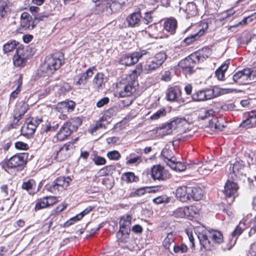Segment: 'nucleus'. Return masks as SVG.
<instances>
[{
	"label": "nucleus",
	"instance_id": "obj_1",
	"mask_svg": "<svg viewBox=\"0 0 256 256\" xmlns=\"http://www.w3.org/2000/svg\"><path fill=\"white\" fill-rule=\"evenodd\" d=\"M63 62L62 54H56L48 56L40 67L41 70L48 76L52 74L58 69Z\"/></svg>",
	"mask_w": 256,
	"mask_h": 256
},
{
	"label": "nucleus",
	"instance_id": "obj_2",
	"mask_svg": "<svg viewBox=\"0 0 256 256\" xmlns=\"http://www.w3.org/2000/svg\"><path fill=\"white\" fill-rule=\"evenodd\" d=\"M26 164V155L24 153L16 154L9 159L2 162V168L6 170V168L21 170Z\"/></svg>",
	"mask_w": 256,
	"mask_h": 256
},
{
	"label": "nucleus",
	"instance_id": "obj_3",
	"mask_svg": "<svg viewBox=\"0 0 256 256\" xmlns=\"http://www.w3.org/2000/svg\"><path fill=\"white\" fill-rule=\"evenodd\" d=\"M186 120L184 118H176L170 122L168 123L161 128H156L150 132L155 134L156 137L162 138V136L172 134L174 130L176 128L181 126V124L186 123Z\"/></svg>",
	"mask_w": 256,
	"mask_h": 256
},
{
	"label": "nucleus",
	"instance_id": "obj_4",
	"mask_svg": "<svg viewBox=\"0 0 256 256\" xmlns=\"http://www.w3.org/2000/svg\"><path fill=\"white\" fill-rule=\"evenodd\" d=\"M150 56L151 54L148 50H142L122 56L120 60V63L122 65L130 66L138 62L140 58H147Z\"/></svg>",
	"mask_w": 256,
	"mask_h": 256
},
{
	"label": "nucleus",
	"instance_id": "obj_5",
	"mask_svg": "<svg viewBox=\"0 0 256 256\" xmlns=\"http://www.w3.org/2000/svg\"><path fill=\"white\" fill-rule=\"evenodd\" d=\"M255 72L250 68H244L236 72L232 77L233 80L238 84H246L250 82L252 74L254 75Z\"/></svg>",
	"mask_w": 256,
	"mask_h": 256
},
{
	"label": "nucleus",
	"instance_id": "obj_6",
	"mask_svg": "<svg viewBox=\"0 0 256 256\" xmlns=\"http://www.w3.org/2000/svg\"><path fill=\"white\" fill-rule=\"evenodd\" d=\"M28 108V105L23 102H18L16 106L14 111V121L10 126L9 128H15L21 118L24 114Z\"/></svg>",
	"mask_w": 256,
	"mask_h": 256
},
{
	"label": "nucleus",
	"instance_id": "obj_7",
	"mask_svg": "<svg viewBox=\"0 0 256 256\" xmlns=\"http://www.w3.org/2000/svg\"><path fill=\"white\" fill-rule=\"evenodd\" d=\"M132 216L126 215L122 216L120 220V230L116 234L118 240L123 236H127L130 231Z\"/></svg>",
	"mask_w": 256,
	"mask_h": 256
},
{
	"label": "nucleus",
	"instance_id": "obj_8",
	"mask_svg": "<svg viewBox=\"0 0 256 256\" xmlns=\"http://www.w3.org/2000/svg\"><path fill=\"white\" fill-rule=\"evenodd\" d=\"M238 184L231 180H228L226 183L224 193L226 198L230 199V203L232 202L235 198L238 196Z\"/></svg>",
	"mask_w": 256,
	"mask_h": 256
},
{
	"label": "nucleus",
	"instance_id": "obj_9",
	"mask_svg": "<svg viewBox=\"0 0 256 256\" xmlns=\"http://www.w3.org/2000/svg\"><path fill=\"white\" fill-rule=\"evenodd\" d=\"M180 12H183L186 14V18L196 16L198 12V9L196 4L194 2L186 3L184 0L180 2Z\"/></svg>",
	"mask_w": 256,
	"mask_h": 256
},
{
	"label": "nucleus",
	"instance_id": "obj_10",
	"mask_svg": "<svg viewBox=\"0 0 256 256\" xmlns=\"http://www.w3.org/2000/svg\"><path fill=\"white\" fill-rule=\"evenodd\" d=\"M192 56L193 54H192L188 58L180 60L178 64L179 66L186 74H192L194 70L196 64L198 63L196 60L193 58Z\"/></svg>",
	"mask_w": 256,
	"mask_h": 256
},
{
	"label": "nucleus",
	"instance_id": "obj_11",
	"mask_svg": "<svg viewBox=\"0 0 256 256\" xmlns=\"http://www.w3.org/2000/svg\"><path fill=\"white\" fill-rule=\"evenodd\" d=\"M74 149V146L72 142L64 144L57 152L56 158L58 161H62L68 158Z\"/></svg>",
	"mask_w": 256,
	"mask_h": 256
},
{
	"label": "nucleus",
	"instance_id": "obj_12",
	"mask_svg": "<svg viewBox=\"0 0 256 256\" xmlns=\"http://www.w3.org/2000/svg\"><path fill=\"white\" fill-rule=\"evenodd\" d=\"M41 122V120H36L32 118L30 122L24 124L22 126L20 130L21 134L28 138L32 136L34 134L38 124Z\"/></svg>",
	"mask_w": 256,
	"mask_h": 256
},
{
	"label": "nucleus",
	"instance_id": "obj_13",
	"mask_svg": "<svg viewBox=\"0 0 256 256\" xmlns=\"http://www.w3.org/2000/svg\"><path fill=\"white\" fill-rule=\"evenodd\" d=\"M35 20L27 12H23L20 16V27L24 30H32L36 26Z\"/></svg>",
	"mask_w": 256,
	"mask_h": 256
},
{
	"label": "nucleus",
	"instance_id": "obj_14",
	"mask_svg": "<svg viewBox=\"0 0 256 256\" xmlns=\"http://www.w3.org/2000/svg\"><path fill=\"white\" fill-rule=\"evenodd\" d=\"M214 92L212 90H200L192 96V98L194 101H203L212 98L214 97Z\"/></svg>",
	"mask_w": 256,
	"mask_h": 256
},
{
	"label": "nucleus",
	"instance_id": "obj_15",
	"mask_svg": "<svg viewBox=\"0 0 256 256\" xmlns=\"http://www.w3.org/2000/svg\"><path fill=\"white\" fill-rule=\"evenodd\" d=\"M142 18L141 13L140 11H138L130 14L126 20L130 26L134 28L142 25Z\"/></svg>",
	"mask_w": 256,
	"mask_h": 256
},
{
	"label": "nucleus",
	"instance_id": "obj_16",
	"mask_svg": "<svg viewBox=\"0 0 256 256\" xmlns=\"http://www.w3.org/2000/svg\"><path fill=\"white\" fill-rule=\"evenodd\" d=\"M212 54V50L208 47H204L192 54L193 58L198 63L202 62L208 58Z\"/></svg>",
	"mask_w": 256,
	"mask_h": 256
},
{
	"label": "nucleus",
	"instance_id": "obj_17",
	"mask_svg": "<svg viewBox=\"0 0 256 256\" xmlns=\"http://www.w3.org/2000/svg\"><path fill=\"white\" fill-rule=\"evenodd\" d=\"M152 177L154 180H164L166 178V173L164 167L160 165L154 166L152 168Z\"/></svg>",
	"mask_w": 256,
	"mask_h": 256
},
{
	"label": "nucleus",
	"instance_id": "obj_18",
	"mask_svg": "<svg viewBox=\"0 0 256 256\" xmlns=\"http://www.w3.org/2000/svg\"><path fill=\"white\" fill-rule=\"evenodd\" d=\"M138 84V82L134 80L129 82L124 86V90L120 92V96L126 97L131 96L136 90Z\"/></svg>",
	"mask_w": 256,
	"mask_h": 256
},
{
	"label": "nucleus",
	"instance_id": "obj_19",
	"mask_svg": "<svg viewBox=\"0 0 256 256\" xmlns=\"http://www.w3.org/2000/svg\"><path fill=\"white\" fill-rule=\"evenodd\" d=\"M181 90L178 86L169 88L166 92V99L168 101H177L181 96Z\"/></svg>",
	"mask_w": 256,
	"mask_h": 256
},
{
	"label": "nucleus",
	"instance_id": "obj_20",
	"mask_svg": "<svg viewBox=\"0 0 256 256\" xmlns=\"http://www.w3.org/2000/svg\"><path fill=\"white\" fill-rule=\"evenodd\" d=\"M22 53V50L16 49V53L13 56V62L15 66L22 67L26 64V59Z\"/></svg>",
	"mask_w": 256,
	"mask_h": 256
},
{
	"label": "nucleus",
	"instance_id": "obj_21",
	"mask_svg": "<svg viewBox=\"0 0 256 256\" xmlns=\"http://www.w3.org/2000/svg\"><path fill=\"white\" fill-rule=\"evenodd\" d=\"M126 1L127 0H110L106 10L108 13L115 12L120 10Z\"/></svg>",
	"mask_w": 256,
	"mask_h": 256
},
{
	"label": "nucleus",
	"instance_id": "obj_22",
	"mask_svg": "<svg viewBox=\"0 0 256 256\" xmlns=\"http://www.w3.org/2000/svg\"><path fill=\"white\" fill-rule=\"evenodd\" d=\"M189 187L180 186L176 190V195L182 202H186L190 200Z\"/></svg>",
	"mask_w": 256,
	"mask_h": 256
},
{
	"label": "nucleus",
	"instance_id": "obj_23",
	"mask_svg": "<svg viewBox=\"0 0 256 256\" xmlns=\"http://www.w3.org/2000/svg\"><path fill=\"white\" fill-rule=\"evenodd\" d=\"M72 128L66 122L60 128L57 134V138L60 140H64L67 136H70L74 132Z\"/></svg>",
	"mask_w": 256,
	"mask_h": 256
},
{
	"label": "nucleus",
	"instance_id": "obj_24",
	"mask_svg": "<svg viewBox=\"0 0 256 256\" xmlns=\"http://www.w3.org/2000/svg\"><path fill=\"white\" fill-rule=\"evenodd\" d=\"M208 236L206 234H200L198 235V238L199 239L200 244L201 245V249L204 248L207 250H210L212 249V245L210 240L208 238Z\"/></svg>",
	"mask_w": 256,
	"mask_h": 256
},
{
	"label": "nucleus",
	"instance_id": "obj_25",
	"mask_svg": "<svg viewBox=\"0 0 256 256\" xmlns=\"http://www.w3.org/2000/svg\"><path fill=\"white\" fill-rule=\"evenodd\" d=\"M190 200L192 199L194 200H198L203 196V191L199 187H189Z\"/></svg>",
	"mask_w": 256,
	"mask_h": 256
},
{
	"label": "nucleus",
	"instance_id": "obj_26",
	"mask_svg": "<svg viewBox=\"0 0 256 256\" xmlns=\"http://www.w3.org/2000/svg\"><path fill=\"white\" fill-rule=\"evenodd\" d=\"M164 28L171 34L175 33L177 27V21L175 18H170L166 20L164 24Z\"/></svg>",
	"mask_w": 256,
	"mask_h": 256
},
{
	"label": "nucleus",
	"instance_id": "obj_27",
	"mask_svg": "<svg viewBox=\"0 0 256 256\" xmlns=\"http://www.w3.org/2000/svg\"><path fill=\"white\" fill-rule=\"evenodd\" d=\"M92 210V207H88L85 209L84 210L75 216L70 218L65 224V226H69L73 224L75 222L81 220L84 216L89 213Z\"/></svg>",
	"mask_w": 256,
	"mask_h": 256
},
{
	"label": "nucleus",
	"instance_id": "obj_28",
	"mask_svg": "<svg viewBox=\"0 0 256 256\" xmlns=\"http://www.w3.org/2000/svg\"><path fill=\"white\" fill-rule=\"evenodd\" d=\"M71 181L72 179L69 176H60L54 180L57 186L60 187V190H63L66 188Z\"/></svg>",
	"mask_w": 256,
	"mask_h": 256
},
{
	"label": "nucleus",
	"instance_id": "obj_29",
	"mask_svg": "<svg viewBox=\"0 0 256 256\" xmlns=\"http://www.w3.org/2000/svg\"><path fill=\"white\" fill-rule=\"evenodd\" d=\"M208 236L211 238L214 242L220 244L223 241V236L221 232L218 230H212L208 231Z\"/></svg>",
	"mask_w": 256,
	"mask_h": 256
},
{
	"label": "nucleus",
	"instance_id": "obj_30",
	"mask_svg": "<svg viewBox=\"0 0 256 256\" xmlns=\"http://www.w3.org/2000/svg\"><path fill=\"white\" fill-rule=\"evenodd\" d=\"M94 70H95V68L94 66L91 67L89 68L86 72L82 74L76 82V84H84L86 82L87 80L93 75Z\"/></svg>",
	"mask_w": 256,
	"mask_h": 256
},
{
	"label": "nucleus",
	"instance_id": "obj_31",
	"mask_svg": "<svg viewBox=\"0 0 256 256\" xmlns=\"http://www.w3.org/2000/svg\"><path fill=\"white\" fill-rule=\"evenodd\" d=\"M104 75L103 74L98 73L94 77L93 80V85L94 88L99 89L104 86Z\"/></svg>",
	"mask_w": 256,
	"mask_h": 256
},
{
	"label": "nucleus",
	"instance_id": "obj_32",
	"mask_svg": "<svg viewBox=\"0 0 256 256\" xmlns=\"http://www.w3.org/2000/svg\"><path fill=\"white\" fill-rule=\"evenodd\" d=\"M160 66L158 64L152 59L150 61H148L146 64L144 65V70L146 73L150 74L156 70Z\"/></svg>",
	"mask_w": 256,
	"mask_h": 256
},
{
	"label": "nucleus",
	"instance_id": "obj_33",
	"mask_svg": "<svg viewBox=\"0 0 256 256\" xmlns=\"http://www.w3.org/2000/svg\"><path fill=\"white\" fill-rule=\"evenodd\" d=\"M199 119L204 120L212 116L214 113L212 110H207L205 108L200 109L198 112Z\"/></svg>",
	"mask_w": 256,
	"mask_h": 256
},
{
	"label": "nucleus",
	"instance_id": "obj_34",
	"mask_svg": "<svg viewBox=\"0 0 256 256\" xmlns=\"http://www.w3.org/2000/svg\"><path fill=\"white\" fill-rule=\"evenodd\" d=\"M126 164L127 165L134 164L135 166H138L142 161L141 156H135L134 153L130 154L128 156L126 157Z\"/></svg>",
	"mask_w": 256,
	"mask_h": 256
},
{
	"label": "nucleus",
	"instance_id": "obj_35",
	"mask_svg": "<svg viewBox=\"0 0 256 256\" xmlns=\"http://www.w3.org/2000/svg\"><path fill=\"white\" fill-rule=\"evenodd\" d=\"M168 166L176 172H182L186 168V166L184 163L180 162H176V159L173 161H170L168 162Z\"/></svg>",
	"mask_w": 256,
	"mask_h": 256
},
{
	"label": "nucleus",
	"instance_id": "obj_36",
	"mask_svg": "<svg viewBox=\"0 0 256 256\" xmlns=\"http://www.w3.org/2000/svg\"><path fill=\"white\" fill-rule=\"evenodd\" d=\"M162 156L164 158L165 162L168 166V162L170 161H173L175 160V158L174 156L173 153L171 150L165 148L162 150L161 153Z\"/></svg>",
	"mask_w": 256,
	"mask_h": 256
},
{
	"label": "nucleus",
	"instance_id": "obj_37",
	"mask_svg": "<svg viewBox=\"0 0 256 256\" xmlns=\"http://www.w3.org/2000/svg\"><path fill=\"white\" fill-rule=\"evenodd\" d=\"M142 21V30L143 31L146 28V26L152 23L153 22V16H152V12H145Z\"/></svg>",
	"mask_w": 256,
	"mask_h": 256
},
{
	"label": "nucleus",
	"instance_id": "obj_38",
	"mask_svg": "<svg viewBox=\"0 0 256 256\" xmlns=\"http://www.w3.org/2000/svg\"><path fill=\"white\" fill-rule=\"evenodd\" d=\"M122 179L127 183H130L138 180V178L132 172H127L123 174L122 176Z\"/></svg>",
	"mask_w": 256,
	"mask_h": 256
},
{
	"label": "nucleus",
	"instance_id": "obj_39",
	"mask_svg": "<svg viewBox=\"0 0 256 256\" xmlns=\"http://www.w3.org/2000/svg\"><path fill=\"white\" fill-rule=\"evenodd\" d=\"M22 75H20L18 77L16 83H17V87L14 90L10 95V98L15 99L18 97V94L21 91L22 83Z\"/></svg>",
	"mask_w": 256,
	"mask_h": 256
},
{
	"label": "nucleus",
	"instance_id": "obj_40",
	"mask_svg": "<svg viewBox=\"0 0 256 256\" xmlns=\"http://www.w3.org/2000/svg\"><path fill=\"white\" fill-rule=\"evenodd\" d=\"M244 168V164L242 161L236 162L233 164L232 170L235 175L242 174Z\"/></svg>",
	"mask_w": 256,
	"mask_h": 256
},
{
	"label": "nucleus",
	"instance_id": "obj_41",
	"mask_svg": "<svg viewBox=\"0 0 256 256\" xmlns=\"http://www.w3.org/2000/svg\"><path fill=\"white\" fill-rule=\"evenodd\" d=\"M75 106V103L72 101L62 102L58 104V108H64L67 111H72Z\"/></svg>",
	"mask_w": 256,
	"mask_h": 256
},
{
	"label": "nucleus",
	"instance_id": "obj_42",
	"mask_svg": "<svg viewBox=\"0 0 256 256\" xmlns=\"http://www.w3.org/2000/svg\"><path fill=\"white\" fill-rule=\"evenodd\" d=\"M166 58L167 55L166 53L164 52H161L156 54L152 59L161 66L165 62Z\"/></svg>",
	"mask_w": 256,
	"mask_h": 256
},
{
	"label": "nucleus",
	"instance_id": "obj_43",
	"mask_svg": "<svg viewBox=\"0 0 256 256\" xmlns=\"http://www.w3.org/2000/svg\"><path fill=\"white\" fill-rule=\"evenodd\" d=\"M69 126L72 128V130L76 131L78 127L81 125L82 123V120L78 117L71 118L69 121L66 122Z\"/></svg>",
	"mask_w": 256,
	"mask_h": 256
},
{
	"label": "nucleus",
	"instance_id": "obj_44",
	"mask_svg": "<svg viewBox=\"0 0 256 256\" xmlns=\"http://www.w3.org/2000/svg\"><path fill=\"white\" fill-rule=\"evenodd\" d=\"M18 42L16 40L9 41L3 46L4 53L6 54L12 51L16 48V45Z\"/></svg>",
	"mask_w": 256,
	"mask_h": 256
},
{
	"label": "nucleus",
	"instance_id": "obj_45",
	"mask_svg": "<svg viewBox=\"0 0 256 256\" xmlns=\"http://www.w3.org/2000/svg\"><path fill=\"white\" fill-rule=\"evenodd\" d=\"M36 185L35 181L32 179H30L26 182H24L22 185V188L23 190H26L30 194L31 190L36 186Z\"/></svg>",
	"mask_w": 256,
	"mask_h": 256
},
{
	"label": "nucleus",
	"instance_id": "obj_46",
	"mask_svg": "<svg viewBox=\"0 0 256 256\" xmlns=\"http://www.w3.org/2000/svg\"><path fill=\"white\" fill-rule=\"evenodd\" d=\"M188 208L183 207L177 208L174 212V215L176 218H184L185 216H188Z\"/></svg>",
	"mask_w": 256,
	"mask_h": 256
},
{
	"label": "nucleus",
	"instance_id": "obj_47",
	"mask_svg": "<svg viewBox=\"0 0 256 256\" xmlns=\"http://www.w3.org/2000/svg\"><path fill=\"white\" fill-rule=\"evenodd\" d=\"M174 240V233L170 232L167 234L166 237L164 240L162 244L167 249H169L171 244Z\"/></svg>",
	"mask_w": 256,
	"mask_h": 256
},
{
	"label": "nucleus",
	"instance_id": "obj_48",
	"mask_svg": "<svg viewBox=\"0 0 256 256\" xmlns=\"http://www.w3.org/2000/svg\"><path fill=\"white\" fill-rule=\"evenodd\" d=\"M8 6L6 1L4 0H0V16L4 17L8 12Z\"/></svg>",
	"mask_w": 256,
	"mask_h": 256
},
{
	"label": "nucleus",
	"instance_id": "obj_49",
	"mask_svg": "<svg viewBox=\"0 0 256 256\" xmlns=\"http://www.w3.org/2000/svg\"><path fill=\"white\" fill-rule=\"evenodd\" d=\"M166 114V110L164 108H161L150 116V119L152 120H156L162 117L165 116Z\"/></svg>",
	"mask_w": 256,
	"mask_h": 256
},
{
	"label": "nucleus",
	"instance_id": "obj_50",
	"mask_svg": "<svg viewBox=\"0 0 256 256\" xmlns=\"http://www.w3.org/2000/svg\"><path fill=\"white\" fill-rule=\"evenodd\" d=\"M46 189L48 191L55 194H57L63 190H60V187L57 186L56 184L54 181L52 184L46 185Z\"/></svg>",
	"mask_w": 256,
	"mask_h": 256
},
{
	"label": "nucleus",
	"instance_id": "obj_51",
	"mask_svg": "<svg viewBox=\"0 0 256 256\" xmlns=\"http://www.w3.org/2000/svg\"><path fill=\"white\" fill-rule=\"evenodd\" d=\"M147 193L146 187L140 188L135 190L130 194V196L136 197L141 196Z\"/></svg>",
	"mask_w": 256,
	"mask_h": 256
},
{
	"label": "nucleus",
	"instance_id": "obj_52",
	"mask_svg": "<svg viewBox=\"0 0 256 256\" xmlns=\"http://www.w3.org/2000/svg\"><path fill=\"white\" fill-rule=\"evenodd\" d=\"M48 201H46V198L44 197L42 198H40L35 205V210H38L40 209L48 207Z\"/></svg>",
	"mask_w": 256,
	"mask_h": 256
},
{
	"label": "nucleus",
	"instance_id": "obj_53",
	"mask_svg": "<svg viewBox=\"0 0 256 256\" xmlns=\"http://www.w3.org/2000/svg\"><path fill=\"white\" fill-rule=\"evenodd\" d=\"M244 223L240 222L238 226L236 228L234 231L232 233V236L237 238L242 233L244 228Z\"/></svg>",
	"mask_w": 256,
	"mask_h": 256
},
{
	"label": "nucleus",
	"instance_id": "obj_54",
	"mask_svg": "<svg viewBox=\"0 0 256 256\" xmlns=\"http://www.w3.org/2000/svg\"><path fill=\"white\" fill-rule=\"evenodd\" d=\"M170 198L166 195L159 196L153 199V202L156 204H162L164 203H168L170 202Z\"/></svg>",
	"mask_w": 256,
	"mask_h": 256
},
{
	"label": "nucleus",
	"instance_id": "obj_55",
	"mask_svg": "<svg viewBox=\"0 0 256 256\" xmlns=\"http://www.w3.org/2000/svg\"><path fill=\"white\" fill-rule=\"evenodd\" d=\"M188 246L184 244L175 245L174 246V250L175 253H184L188 251Z\"/></svg>",
	"mask_w": 256,
	"mask_h": 256
},
{
	"label": "nucleus",
	"instance_id": "obj_56",
	"mask_svg": "<svg viewBox=\"0 0 256 256\" xmlns=\"http://www.w3.org/2000/svg\"><path fill=\"white\" fill-rule=\"evenodd\" d=\"M107 156L110 160H117L121 158L120 153L117 150H113L108 152L107 154Z\"/></svg>",
	"mask_w": 256,
	"mask_h": 256
},
{
	"label": "nucleus",
	"instance_id": "obj_57",
	"mask_svg": "<svg viewBox=\"0 0 256 256\" xmlns=\"http://www.w3.org/2000/svg\"><path fill=\"white\" fill-rule=\"evenodd\" d=\"M118 112V108L116 106H114L107 110L104 112V116L106 117H112L116 116Z\"/></svg>",
	"mask_w": 256,
	"mask_h": 256
},
{
	"label": "nucleus",
	"instance_id": "obj_58",
	"mask_svg": "<svg viewBox=\"0 0 256 256\" xmlns=\"http://www.w3.org/2000/svg\"><path fill=\"white\" fill-rule=\"evenodd\" d=\"M200 35L199 34V33H196L194 34H192L189 36H188L184 40V42L188 44H190L193 42L198 40L200 38Z\"/></svg>",
	"mask_w": 256,
	"mask_h": 256
},
{
	"label": "nucleus",
	"instance_id": "obj_59",
	"mask_svg": "<svg viewBox=\"0 0 256 256\" xmlns=\"http://www.w3.org/2000/svg\"><path fill=\"white\" fill-rule=\"evenodd\" d=\"M240 126L245 128H250L254 127V126H252V121L248 114L246 116V118L243 120L242 122L240 124Z\"/></svg>",
	"mask_w": 256,
	"mask_h": 256
},
{
	"label": "nucleus",
	"instance_id": "obj_60",
	"mask_svg": "<svg viewBox=\"0 0 256 256\" xmlns=\"http://www.w3.org/2000/svg\"><path fill=\"white\" fill-rule=\"evenodd\" d=\"M251 224L252 226L250 228V229L248 232L249 237L252 236L254 235L256 233V215L251 220Z\"/></svg>",
	"mask_w": 256,
	"mask_h": 256
},
{
	"label": "nucleus",
	"instance_id": "obj_61",
	"mask_svg": "<svg viewBox=\"0 0 256 256\" xmlns=\"http://www.w3.org/2000/svg\"><path fill=\"white\" fill-rule=\"evenodd\" d=\"M15 148L20 150H27L29 147L27 144L22 142H17L15 143Z\"/></svg>",
	"mask_w": 256,
	"mask_h": 256
},
{
	"label": "nucleus",
	"instance_id": "obj_62",
	"mask_svg": "<svg viewBox=\"0 0 256 256\" xmlns=\"http://www.w3.org/2000/svg\"><path fill=\"white\" fill-rule=\"evenodd\" d=\"M92 160L96 165H102L105 164L106 162L104 158L100 156H94Z\"/></svg>",
	"mask_w": 256,
	"mask_h": 256
},
{
	"label": "nucleus",
	"instance_id": "obj_63",
	"mask_svg": "<svg viewBox=\"0 0 256 256\" xmlns=\"http://www.w3.org/2000/svg\"><path fill=\"white\" fill-rule=\"evenodd\" d=\"M198 171L200 173L203 175H207L210 174V172L212 171L211 166H208L207 167H201L198 168Z\"/></svg>",
	"mask_w": 256,
	"mask_h": 256
},
{
	"label": "nucleus",
	"instance_id": "obj_64",
	"mask_svg": "<svg viewBox=\"0 0 256 256\" xmlns=\"http://www.w3.org/2000/svg\"><path fill=\"white\" fill-rule=\"evenodd\" d=\"M249 118L252 121V126H254V127L256 126V111H251L249 112L248 114Z\"/></svg>",
	"mask_w": 256,
	"mask_h": 256
}]
</instances>
